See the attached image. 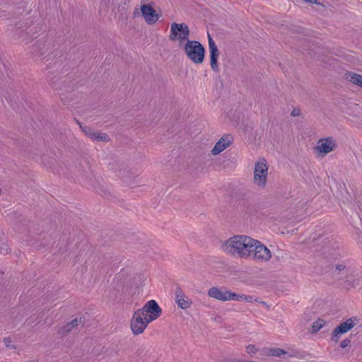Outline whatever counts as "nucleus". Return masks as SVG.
Wrapping results in <instances>:
<instances>
[{"label": "nucleus", "instance_id": "nucleus-1", "mask_svg": "<svg viewBox=\"0 0 362 362\" xmlns=\"http://www.w3.org/2000/svg\"><path fill=\"white\" fill-rule=\"evenodd\" d=\"M254 238L247 235H236L226 240L222 245L223 250L232 256L248 259L252 255Z\"/></svg>", "mask_w": 362, "mask_h": 362}, {"label": "nucleus", "instance_id": "nucleus-2", "mask_svg": "<svg viewBox=\"0 0 362 362\" xmlns=\"http://www.w3.org/2000/svg\"><path fill=\"white\" fill-rule=\"evenodd\" d=\"M187 59L194 64H202L205 58V49L198 41L187 40L181 46Z\"/></svg>", "mask_w": 362, "mask_h": 362}, {"label": "nucleus", "instance_id": "nucleus-3", "mask_svg": "<svg viewBox=\"0 0 362 362\" xmlns=\"http://www.w3.org/2000/svg\"><path fill=\"white\" fill-rule=\"evenodd\" d=\"M190 31L186 23H172L170 28L169 40L177 42L180 47L183 45L187 40Z\"/></svg>", "mask_w": 362, "mask_h": 362}, {"label": "nucleus", "instance_id": "nucleus-4", "mask_svg": "<svg viewBox=\"0 0 362 362\" xmlns=\"http://www.w3.org/2000/svg\"><path fill=\"white\" fill-rule=\"evenodd\" d=\"M337 142L333 136H325L319 139L314 147L313 151L317 157L325 158L329 153L335 151L337 148Z\"/></svg>", "mask_w": 362, "mask_h": 362}, {"label": "nucleus", "instance_id": "nucleus-5", "mask_svg": "<svg viewBox=\"0 0 362 362\" xmlns=\"http://www.w3.org/2000/svg\"><path fill=\"white\" fill-rule=\"evenodd\" d=\"M272 252L259 240L254 239L252 247V258L257 262H267L272 258Z\"/></svg>", "mask_w": 362, "mask_h": 362}, {"label": "nucleus", "instance_id": "nucleus-6", "mask_svg": "<svg viewBox=\"0 0 362 362\" xmlns=\"http://www.w3.org/2000/svg\"><path fill=\"white\" fill-rule=\"evenodd\" d=\"M139 10L144 21L150 25L155 24L162 16L161 12L150 4H141Z\"/></svg>", "mask_w": 362, "mask_h": 362}, {"label": "nucleus", "instance_id": "nucleus-7", "mask_svg": "<svg viewBox=\"0 0 362 362\" xmlns=\"http://www.w3.org/2000/svg\"><path fill=\"white\" fill-rule=\"evenodd\" d=\"M149 322L156 320L161 315V308L155 300H148L141 309L138 310Z\"/></svg>", "mask_w": 362, "mask_h": 362}, {"label": "nucleus", "instance_id": "nucleus-8", "mask_svg": "<svg viewBox=\"0 0 362 362\" xmlns=\"http://www.w3.org/2000/svg\"><path fill=\"white\" fill-rule=\"evenodd\" d=\"M150 322L138 310L134 312L130 323V327L134 334L139 335L144 332Z\"/></svg>", "mask_w": 362, "mask_h": 362}, {"label": "nucleus", "instance_id": "nucleus-9", "mask_svg": "<svg viewBox=\"0 0 362 362\" xmlns=\"http://www.w3.org/2000/svg\"><path fill=\"white\" fill-rule=\"evenodd\" d=\"M269 163L264 158L256 161L254 168V180L255 181H266L269 177Z\"/></svg>", "mask_w": 362, "mask_h": 362}, {"label": "nucleus", "instance_id": "nucleus-10", "mask_svg": "<svg viewBox=\"0 0 362 362\" xmlns=\"http://www.w3.org/2000/svg\"><path fill=\"white\" fill-rule=\"evenodd\" d=\"M208 295L210 298L220 301H229L233 300L235 293H232L226 288L214 286L208 290Z\"/></svg>", "mask_w": 362, "mask_h": 362}, {"label": "nucleus", "instance_id": "nucleus-11", "mask_svg": "<svg viewBox=\"0 0 362 362\" xmlns=\"http://www.w3.org/2000/svg\"><path fill=\"white\" fill-rule=\"evenodd\" d=\"M356 318H349L346 321L341 323L334 329L332 335V339L336 342L338 341L340 335L351 330L356 325Z\"/></svg>", "mask_w": 362, "mask_h": 362}, {"label": "nucleus", "instance_id": "nucleus-12", "mask_svg": "<svg viewBox=\"0 0 362 362\" xmlns=\"http://www.w3.org/2000/svg\"><path fill=\"white\" fill-rule=\"evenodd\" d=\"M233 142V138L230 134H224L216 143L211 153L213 156H217L229 147Z\"/></svg>", "mask_w": 362, "mask_h": 362}, {"label": "nucleus", "instance_id": "nucleus-13", "mask_svg": "<svg viewBox=\"0 0 362 362\" xmlns=\"http://www.w3.org/2000/svg\"><path fill=\"white\" fill-rule=\"evenodd\" d=\"M83 132L90 139L107 143L110 141L109 136L101 132L94 130L88 127H85L82 129Z\"/></svg>", "mask_w": 362, "mask_h": 362}, {"label": "nucleus", "instance_id": "nucleus-14", "mask_svg": "<svg viewBox=\"0 0 362 362\" xmlns=\"http://www.w3.org/2000/svg\"><path fill=\"white\" fill-rule=\"evenodd\" d=\"M209 51L211 67L213 70L216 71L218 67V58L220 54L216 43L211 37L209 38Z\"/></svg>", "mask_w": 362, "mask_h": 362}, {"label": "nucleus", "instance_id": "nucleus-15", "mask_svg": "<svg viewBox=\"0 0 362 362\" xmlns=\"http://www.w3.org/2000/svg\"><path fill=\"white\" fill-rule=\"evenodd\" d=\"M175 301L182 309H187L192 305V301L187 298L180 289L177 290L175 292Z\"/></svg>", "mask_w": 362, "mask_h": 362}, {"label": "nucleus", "instance_id": "nucleus-16", "mask_svg": "<svg viewBox=\"0 0 362 362\" xmlns=\"http://www.w3.org/2000/svg\"><path fill=\"white\" fill-rule=\"evenodd\" d=\"M344 78L356 85L358 87L362 88V75L353 71H346L344 74Z\"/></svg>", "mask_w": 362, "mask_h": 362}, {"label": "nucleus", "instance_id": "nucleus-17", "mask_svg": "<svg viewBox=\"0 0 362 362\" xmlns=\"http://www.w3.org/2000/svg\"><path fill=\"white\" fill-rule=\"evenodd\" d=\"M79 324L78 319H74L70 322L67 323L66 326L62 329V333L65 334L66 333L71 331L73 328L77 327Z\"/></svg>", "mask_w": 362, "mask_h": 362}, {"label": "nucleus", "instance_id": "nucleus-18", "mask_svg": "<svg viewBox=\"0 0 362 362\" xmlns=\"http://www.w3.org/2000/svg\"><path fill=\"white\" fill-rule=\"evenodd\" d=\"M286 353V352L284 350H283L280 348H272V349H269L268 350L267 355L271 356L280 357L282 355L285 354Z\"/></svg>", "mask_w": 362, "mask_h": 362}, {"label": "nucleus", "instance_id": "nucleus-19", "mask_svg": "<svg viewBox=\"0 0 362 362\" xmlns=\"http://www.w3.org/2000/svg\"><path fill=\"white\" fill-rule=\"evenodd\" d=\"M233 300L236 301H245V302H252L253 297L251 296H246V295H239L235 293V296H234Z\"/></svg>", "mask_w": 362, "mask_h": 362}, {"label": "nucleus", "instance_id": "nucleus-20", "mask_svg": "<svg viewBox=\"0 0 362 362\" xmlns=\"http://www.w3.org/2000/svg\"><path fill=\"white\" fill-rule=\"evenodd\" d=\"M325 325V321L322 319L317 320L313 325V332H316L319 331Z\"/></svg>", "mask_w": 362, "mask_h": 362}, {"label": "nucleus", "instance_id": "nucleus-21", "mask_svg": "<svg viewBox=\"0 0 362 362\" xmlns=\"http://www.w3.org/2000/svg\"><path fill=\"white\" fill-rule=\"evenodd\" d=\"M256 349L254 345L250 344L246 347V352L247 354H254L256 352Z\"/></svg>", "mask_w": 362, "mask_h": 362}, {"label": "nucleus", "instance_id": "nucleus-22", "mask_svg": "<svg viewBox=\"0 0 362 362\" xmlns=\"http://www.w3.org/2000/svg\"><path fill=\"white\" fill-rule=\"evenodd\" d=\"M301 112H300V110L298 109V108H294L293 110H292V111L291 112V115L292 117H298L299 115H300Z\"/></svg>", "mask_w": 362, "mask_h": 362}, {"label": "nucleus", "instance_id": "nucleus-23", "mask_svg": "<svg viewBox=\"0 0 362 362\" xmlns=\"http://www.w3.org/2000/svg\"><path fill=\"white\" fill-rule=\"evenodd\" d=\"M350 339H345L344 340H343L341 342V344H340V346L341 348H346L347 347L349 344H350Z\"/></svg>", "mask_w": 362, "mask_h": 362}, {"label": "nucleus", "instance_id": "nucleus-24", "mask_svg": "<svg viewBox=\"0 0 362 362\" xmlns=\"http://www.w3.org/2000/svg\"><path fill=\"white\" fill-rule=\"evenodd\" d=\"M4 342L6 346H10L11 339L9 338L4 339Z\"/></svg>", "mask_w": 362, "mask_h": 362}, {"label": "nucleus", "instance_id": "nucleus-25", "mask_svg": "<svg viewBox=\"0 0 362 362\" xmlns=\"http://www.w3.org/2000/svg\"><path fill=\"white\" fill-rule=\"evenodd\" d=\"M305 2L310 3V4H317V0H303Z\"/></svg>", "mask_w": 362, "mask_h": 362}, {"label": "nucleus", "instance_id": "nucleus-26", "mask_svg": "<svg viewBox=\"0 0 362 362\" xmlns=\"http://www.w3.org/2000/svg\"><path fill=\"white\" fill-rule=\"evenodd\" d=\"M337 269L339 271L343 270L344 269V267L343 265H337Z\"/></svg>", "mask_w": 362, "mask_h": 362}]
</instances>
